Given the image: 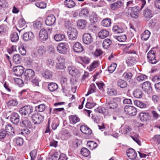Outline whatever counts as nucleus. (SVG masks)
I'll return each mask as SVG.
<instances>
[{
    "label": "nucleus",
    "mask_w": 160,
    "mask_h": 160,
    "mask_svg": "<svg viewBox=\"0 0 160 160\" xmlns=\"http://www.w3.org/2000/svg\"><path fill=\"white\" fill-rule=\"evenodd\" d=\"M81 131L85 134H91L92 133L91 129L86 125H82L80 128Z\"/></svg>",
    "instance_id": "nucleus-24"
},
{
    "label": "nucleus",
    "mask_w": 160,
    "mask_h": 160,
    "mask_svg": "<svg viewBox=\"0 0 160 160\" xmlns=\"http://www.w3.org/2000/svg\"><path fill=\"white\" fill-rule=\"evenodd\" d=\"M33 111V107L31 106L27 105L20 108L19 112L22 115L28 117L32 113Z\"/></svg>",
    "instance_id": "nucleus-3"
},
{
    "label": "nucleus",
    "mask_w": 160,
    "mask_h": 160,
    "mask_svg": "<svg viewBox=\"0 0 160 160\" xmlns=\"http://www.w3.org/2000/svg\"><path fill=\"white\" fill-rule=\"evenodd\" d=\"M87 145L91 149L95 148L98 146V144L96 142L91 141L88 142Z\"/></svg>",
    "instance_id": "nucleus-51"
},
{
    "label": "nucleus",
    "mask_w": 160,
    "mask_h": 160,
    "mask_svg": "<svg viewBox=\"0 0 160 160\" xmlns=\"http://www.w3.org/2000/svg\"><path fill=\"white\" fill-rule=\"evenodd\" d=\"M89 11L87 9L83 8L79 12V15L80 17L83 18H86L88 17L89 15Z\"/></svg>",
    "instance_id": "nucleus-27"
},
{
    "label": "nucleus",
    "mask_w": 160,
    "mask_h": 160,
    "mask_svg": "<svg viewBox=\"0 0 160 160\" xmlns=\"http://www.w3.org/2000/svg\"><path fill=\"white\" fill-rule=\"evenodd\" d=\"M148 59L152 64H155L157 62L155 59V52L152 49L147 54Z\"/></svg>",
    "instance_id": "nucleus-10"
},
{
    "label": "nucleus",
    "mask_w": 160,
    "mask_h": 160,
    "mask_svg": "<svg viewBox=\"0 0 160 160\" xmlns=\"http://www.w3.org/2000/svg\"><path fill=\"white\" fill-rule=\"evenodd\" d=\"M12 70L14 75L18 77L21 76L24 73L23 67L21 66H18L14 67Z\"/></svg>",
    "instance_id": "nucleus-11"
},
{
    "label": "nucleus",
    "mask_w": 160,
    "mask_h": 160,
    "mask_svg": "<svg viewBox=\"0 0 160 160\" xmlns=\"http://www.w3.org/2000/svg\"><path fill=\"white\" fill-rule=\"evenodd\" d=\"M19 51L20 53L22 55H24L26 54V51L23 45H21L18 48Z\"/></svg>",
    "instance_id": "nucleus-63"
},
{
    "label": "nucleus",
    "mask_w": 160,
    "mask_h": 160,
    "mask_svg": "<svg viewBox=\"0 0 160 160\" xmlns=\"http://www.w3.org/2000/svg\"><path fill=\"white\" fill-rule=\"evenodd\" d=\"M127 154L128 158L132 160H138V158L137 157V153L132 148H129L127 150Z\"/></svg>",
    "instance_id": "nucleus-6"
},
{
    "label": "nucleus",
    "mask_w": 160,
    "mask_h": 160,
    "mask_svg": "<svg viewBox=\"0 0 160 160\" xmlns=\"http://www.w3.org/2000/svg\"><path fill=\"white\" fill-rule=\"evenodd\" d=\"M151 33L148 30H146L141 35V38L142 40L144 41L147 40L150 37Z\"/></svg>",
    "instance_id": "nucleus-32"
},
{
    "label": "nucleus",
    "mask_w": 160,
    "mask_h": 160,
    "mask_svg": "<svg viewBox=\"0 0 160 160\" xmlns=\"http://www.w3.org/2000/svg\"><path fill=\"white\" fill-rule=\"evenodd\" d=\"M107 107L110 109H114L117 107V104L113 101H110L107 102L106 103Z\"/></svg>",
    "instance_id": "nucleus-35"
},
{
    "label": "nucleus",
    "mask_w": 160,
    "mask_h": 160,
    "mask_svg": "<svg viewBox=\"0 0 160 160\" xmlns=\"http://www.w3.org/2000/svg\"><path fill=\"white\" fill-rule=\"evenodd\" d=\"M132 76L133 74L132 73L125 72L122 75V77L125 80H128L129 79H131Z\"/></svg>",
    "instance_id": "nucleus-48"
},
{
    "label": "nucleus",
    "mask_w": 160,
    "mask_h": 160,
    "mask_svg": "<svg viewBox=\"0 0 160 160\" xmlns=\"http://www.w3.org/2000/svg\"><path fill=\"white\" fill-rule=\"evenodd\" d=\"M131 137L138 145H141V141L140 140V137L138 134H136L133 136H131Z\"/></svg>",
    "instance_id": "nucleus-46"
},
{
    "label": "nucleus",
    "mask_w": 160,
    "mask_h": 160,
    "mask_svg": "<svg viewBox=\"0 0 160 160\" xmlns=\"http://www.w3.org/2000/svg\"><path fill=\"white\" fill-rule=\"evenodd\" d=\"M30 155L31 160H35L36 157L37 151L36 150H34L32 151L30 153Z\"/></svg>",
    "instance_id": "nucleus-64"
},
{
    "label": "nucleus",
    "mask_w": 160,
    "mask_h": 160,
    "mask_svg": "<svg viewBox=\"0 0 160 160\" xmlns=\"http://www.w3.org/2000/svg\"><path fill=\"white\" fill-rule=\"evenodd\" d=\"M124 110L127 114L132 116H135L137 112L136 108L131 106H125L124 107Z\"/></svg>",
    "instance_id": "nucleus-4"
},
{
    "label": "nucleus",
    "mask_w": 160,
    "mask_h": 160,
    "mask_svg": "<svg viewBox=\"0 0 160 160\" xmlns=\"http://www.w3.org/2000/svg\"><path fill=\"white\" fill-rule=\"evenodd\" d=\"M70 123L71 124H75L79 122L80 119L76 115H71L69 116Z\"/></svg>",
    "instance_id": "nucleus-43"
},
{
    "label": "nucleus",
    "mask_w": 160,
    "mask_h": 160,
    "mask_svg": "<svg viewBox=\"0 0 160 160\" xmlns=\"http://www.w3.org/2000/svg\"><path fill=\"white\" fill-rule=\"evenodd\" d=\"M111 20L109 18H105L103 19L101 22L102 26L105 27H109L111 24Z\"/></svg>",
    "instance_id": "nucleus-38"
},
{
    "label": "nucleus",
    "mask_w": 160,
    "mask_h": 160,
    "mask_svg": "<svg viewBox=\"0 0 160 160\" xmlns=\"http://www.w3.org/2000/svg\"><path fill=\"white\" fill-rule=\"evenodd\" d=\"M65 7L68 8H72L75 7L76 4L72 0H66L64 1Z\"/></svg>",
    "instance_id": "nucleus-36"
},
{
    "label": "nucleus",
    "mask_w": 160,
    "mask_h": 160,
    "mask_svg": "<svg viewBox=\"0 0 160 160\" xmlns=\"http://www.w3.org/2000/svg\"><path fill=\"white\" fill-rule=\"evenodd\" d=\"M18 102L16 98L9 100L7 103L8 106L9 107L16 106L18 104Z\"/></svg>",
    "instance_id": "nucleus-33"
},
{
    "label": "nucleus",
    "mask_w": 160,
    "mask_h": 160,
    "mask_svg": "<svg viewBox=\"0 0 160 160\" xmlns=\"http://www.w3.org/2000/svg\"><path fill=\"white\" fill-rule=\"evenodd\" d=\"M143 95V93L142 90L140 89L137 88L133 92L134 97L137 98H142Z\"/></svg>",
    "instance_id": "nucleus-23"
},
{
    "label": "nucleus",
    "mask_w": 160,
    "mask_h": 160,
    "mask_svg": "<svg viewBox=\"0 0 160 160\" xmlns=\"http://www.w3.org/2000/svg\"><path fill=\"white\" fill-rule=\"evenodd\" d=\"M147 76L144 74H140L137 77V80L139 82H141L143 81L147 78Z\"/></svg>",
    "instance_id": "nucleus-58"
},
{
    "label": "nucleus",
    "mask_w": 160,
    "mask_h": 160,
    "mask_svg": "<svg viewBox=\"0 0 160 160\" xmlns=\"http://www.w3.org/2000/svg\"><path fill=\"white\" fill-rule=\"evenodd\" d=\"M46 107L44 104H41L35 107V110L38 112H42L45 109Z\"/></svg>",
    "instance_id": "nucleus-52"
},
{
    "label": "nucleus",
    "mask_w": 160,
    "mask_h": 160,
    "mask_svg": "<svg viewBox=\"0 0 160 160\" xmlns=\"http://www.w3.org/2000/svg\"><path fill=\"white\" fill-rule=\"evenodd\" d=\"M31 82L32 85L34 86H39V82L40 80L38 77H36L35 78L31 79Z\"/></svg>",
    "instance_id": "nucleus-47"
},
{
    "label": "nucleus",
    "mask_w": 160,
    "mask_h": 160,
    "mask_svg": "<svg viewBox=\"0 0 160 160\" xmlns=\"http://www.w3.org/2000/svg\"><path fill=\"white\" fill-rule=\"evenodd\" d=\"M7 135L6 132L3 129L0 130V140L3 139Z\"/></svg>",
    "instance_id": "nucleus-57"
},
{
    "label": "nucleus",
    "mask_w": 160,
    "mask_h": 160,
    "mask_svg": "<svg viewBox=\"0 0 160 160\" xmlns=\"http://www.w3.org/2000/svg\"><path fill=\"white\" fill-rule=\"evenodd\" d=\"M46 52V48L43 46H40L38 47L37 52L40 56L43 55Z\"/></svg>",
    "instance_id": "nucleus-40"
},
{
    "label": "nucleus",
    "mask_w": 160,
    "mask_h": 160,
    "mask_svg": "<svg viewBox=\"0 0 160 160\" xmlns=\"http://www.w3.org/2000/svg\"><path fill=\"white\" fill-rule=\"evenodd\" d=\"M46 62L47 66L50 68H52L54 66V61L51 58L48 59Z\"/></svg>",
    "instance_id": "nucleus-53"
},
{
    "label": "nucleus",
    "mask_w": 160,
    "mask_h": 160,
    "mask_svg": "<svg viewBox=\"0 0 160 160\" xmlns=\"http://www.w3.org/2000/svg\"><path fill=\"white\" fill-rule=\"evenodd\" d=\"M10 38L12 42H16L19 39L18 33L15 32L12 33L10 36Z\"/></svg>",
    "instance_id": "nucleus-39"
},
{
    "label": "nucleus",
    "mask_w": 160,
    "mask_h": 160,
    "mask_svg": "<svg viewBox=\"0 0 160 160\" xmlns=\"http://www.w3.org/2000/svg\"><path fill=\"white\" fill-rule=\"evenodd\" d=\"M15 141L16 144L17 146H21L23 143V140L22 138L20 137H17L14 139Z\"/></svg>",
    "instance_id": "nucleus-54"
},
{
    "label": "nucleus",
    "mask_w": 160,
    "mask_h": 160,
    "mask_svg": "<svg viewBox=\"0 0 160 160\" xmlns=\"http://www.w3.org/2000/svg\"><path fill=\"white\" fill-rule=\"evenodd\" d=\"M112 43V41L109 39H106L104 40L102 43L103 47L104 48H108Z\"/></svg>",
    "instance_id": "nucleus-45"
},
{
    "label": "nucleus",
    "mask_w": 160,
    "mask_h": 160,
    "mask_svg": "<svg viewBox=\"0 0 160 160\" xmlns=\"http://www.w3.org/2000/svg\"><path fill=\"white\" fill-rule=\"evenodd\" d=\"M87 23L86 21L84 20H78L77 25L78 27L81 29H83L86 27Z\"/></svg>",
    "instance_id": "nucleus-44"
},
{
    "label": "nucleus",
    "mask_w": 160,
    "mask_h": 160,
    "mask_svg": "<svg viewBox=\"0 0 160 160\" xmlns=\"http://www.w3.org/2000/svg\"><path fill=\"white\" fill-rule=\"evenodd\" d=\"M5 129L6 130L5 131L7 133H10L11 135L12 136H13L14 135V129L11 124H7L5 127Z\"/></svg>",
    "instance_id": "nucleus-30"
},
{
    "label": "nucleus",
    "mask_w": 160,
    "mask_h": 160,
    "mask_svg": "<svg viewBox=\"0 0 160 160\" xmlns=\"http://www.w3.org/2000/svg\"><path fill=\"white\" fill-rule=\"evenodd\" d=\"M59 156V153L57 152H56L52 155L51 158H49V160H58Z\"/></svg>",
    "instance_id": "nucleus-61"
},
{
    "label": "nucleus",
    "mask_w": 160,
    "mask_h": 160,
    "mask_svg": "<svg viewBox=\"0 0 160 160\" xmlns=\"http://www.w3.org/2000/svg\"><path fill=\"white\" fill-rule=\"evenodd\" d=\"M109 35V32L105 29L101 30L98 33V37L104 39L107 37Z\"/></svg>",
    "instance_id": "nucleus-28"
},
{
    "label": "nucleus",
    "mask_w": 160,
    "mask_h": 160,
    "mask_svg": "<svg viewBox=\"0 0 160 160\" xmlns=\"http://www.w3.org/2000/svg\"><path fill=\"white\" fill-rule=\"evenodd\" d=\"M81 153L83 156L87 157L90 155V152L88 149L84 148L81 149Z\"/></svg>",
    "instance_id": "nucleus-50"
},
{
    "label": "nucleus",
    "mask_w": 160,
    "mask_h": 160,
    "mask_svg": "<svg viewBox=\"0 0 160 160\" xmlns=\"http://www.w3.org/2000/svg\"><path fill=\"white\" fill-rule=\"evenodd\" d=\"M82 41L86 44H89L93 41V38L91 35L89 33H85L82 36Z\"/></svg>",
    "instance_id": "nucleus-12"
},
{
    "label": "nucleus",
    "mask_w": 160,
    "mask_h": 160,
    "mask_svg": "<svg viewBox=\"0 0 160 160\" xmlns=\"http://www.w3.org/2000/svg\"><path fill=\"white\" fill-rule=\"evenodd\" d=\"M96 90V88L94 84L92 83L88 89V91L86 95V96H88L89 95L95 92Z\"/></svg>",
    "instance_id": "nucleus-42"
},
{
    "label": "nucleus",
    "mask_w": 160,
    "mask_h": 160,
    "mask_svg": "<svg viewBox=\"0 0 160 160\" xmlns=\"http://www.w3.org/2000/svg\"><path fill=\"white\" fill-rule=\"evenodd\" d=\"M73 51L77 52H81L84 50L82 45L79 42L75 43L73 46Z\"/></svg>",
    "instance_id": "nucleus-20"
},
{
    "label": "nucleus",
    "mask_w": 160,
    "mask_h": 160,
    "mask_svg": "<svg viewBox=\"0 0 160 160\" xmlns=\"http://www.w3.org/2000/svg\"><path fill=\"white\" fill-rule=\"evenodd\" d=\"M14 63L18 64L20 63L22 61V57L19 54H16L13 55L12 58Z\"/></svg>",
    "instance_id": "nucleus-29"
},
{
    "label": "nucleus",
    "mask_w": 160,
    "mask_h": 160,
    "mask_svg": "<svg viewBox=\"0 0 160 160\" xmlns=\"http://www.w3.org/2000/svg\"><path fill=\"white\" fill-rule=\"evenodd\" d=\"M99 66V63L98 61H94L89 66V70L90 71H92L95 68L98 67Z\"/></svg>",
    "instance_id": "nucleus-55"
},
{
    "label": "nucleus",
    "mask_w": 160,
    "mask_h": 160,
    "mask_svg": "<svg viewBox=\"0 0 160 160\" xmlns=\"http://www.w3.org/2000/svg\"><path fill=\"white\" fill-rule=\"evenodd\" d=\"M68 71L69 74L72 76H75L76 75H79L80 73L78 70L75 68L74 67H68Z\"/></svg>",
    "instance_id": "nucleus-21"
},
{
    "label": "nucleus",
    "mask_w": 160,
    "mask_h": 160,
    "mask_svg": "<svg viewBox=\"0 0 160 160\" xmlns=\"http://www.w3.org/2000/svg\"><path fill=\"white\" fill-rule=\"evenodd\" d=\"M48 34L44 28L41 29L39 32V39L41 42L46 41L48 38Z\"/></svg>",
    "instance_id": "nucleus-8"
},
{
    "label": "nucleus",
    "mask_w": 160,
    "mask_h": 160,
    "mask_svg": "<svg viewBox=\"0 0 160 160\" xmlns=\"http://www.w3.org/2000/svg\"><path fill=\"white\" fill-rule=\"evenodd\" d=\"M142 87L143 90L147 93H150L152 91L151 83L148 81L143 82Z\"/></svg>",
    "instance_id": "nucleus-9"
},
{
    "label": "nucleus",
    "mask_w": 160,
    "mask_h": 160,
    "mask_svg": "<svg viewBox=\"0 0 160 160\" xmlns=\"http://www.w3.org/2000/svg\"><path fill=\"white\" fill-rule=\"evenodd\" d=\"M90 22L92 23H95L98 22V16L95 12H93L89 17Z\"/></svg>",
    "instance_id": "nucleus-31"
},
{
    "label": "nucleus",
    "mask_w": 160,
    "mask_h": 160,
    "mask_svg": "<svg viewBox=\"0 0 160 160\" xmlns=\"http://www.w3.org/2000/svg\"><path fill=\"white\" fill-rule=\"evenodd\" d=\"M68 46L66 43H60L57 46V50L59 53L65 54L68 52Z\"/></svg>",
    "instance_id": "nucleus-5"
},
{
    "label": "nucleus",
    "mask_w": 160,
    "mask_h": 160,
    "mask_svg": "<svg viewBox=\"0 0 160 160\" xmlns=\"http://www.w3.org/2000/svg\"><path fill=\"white\" fill-rule=\"evenodd\" d=\"M11 122L15 124H18L19 122V116L16 112H13L10 116Z\"/></svg>",
    "instance_id": "nucleus-13"
},
{
    "label": "nucleus",
    "mask_w": 160,
    "mask_h": 160,
    "mask_svg": "<svg viewBox=\"0 0 160 160\" xmlns=\"http://www.w3.org/2000/svg\"><path fill=\"white\" fill-rule=\"evenodd\" d=\"M32 121L35 124H40L43 120L44 116L38 113L33 114L32 117Z\"/></svg>",
    "instance_id": "nucleus-7"
},
{
    "label": "nucleus",
    "mask_w": 160,
    "mask_h": 160,
    "mask_svg": "<svg viewBox=\"0 0 160 160\" xmlns=\"http://www.w3.org/2000/svg\"><path fill=\"white\" fill-rule=\"evenodd\" d=\"M35 76L34 71L32 69H27L24 72L22 78L24 80V82L28 83V82Z\"/></svg>",
    "instance_id": "nucleus-2"
},
{
    "label": "nucleus",
    "mask_w": 160,
    "mask_h": 160,
    "mask_svg": "<svg viewBox=\"0 0 160 160\" xmlns=\"http://www.w3.org/2000/svg\"><path fill=\"white\" fill-rule=\"evenodd\" d=\"M42 75L45 79H50L52 76V72L49 70H46L42 72Z\"/></svg>",
    "instance_id": "nucleus-25"
},
{
    "label": "nucleus",
    "mask_w": 160,
    "mask_h": 160,
    "mask_svg": "<svg viewBox=\"0 0 160 160\" xmlns=\"http://www.w3.org/2000/svg\"><path fill=\"white\" fill-rule=\"evenodd\" d=\"M65 59L62 58L60 57L58 58V63L56 65V68L59 69H63L65 67Z\"/></svg>",
    "instance_id": "nucleus-19"
},
{
    "label": "nucleus",
    "mask_w": 160,
    "mask_h": 160,
    "mask_svg": "<svg viewBox=\"0 0 160 160\" xmlns=\"http://www.w3.org/2000/svg\"><path fill=\"white\" fill-rule=\"evenodd\" d=\"M143 15L147 19L151 18L153 16L152 11L148 7L146 8L144 10Z\"/></svg>",
    "instance_id": "nucleus-26"
},
{
    "label": "nucleus",
    "mask_w": 160,
    "mask_h": 160,
    "mask_svg": "<svg viewBox=\"0 0 160 160\" xmlns=\"http://www.w3.org/2000/svg\"><path fill=\"white\" fill-rule=\"evenodd\" d=\"M95 111L100 114H105L107 112V110L104 107H99L96 108L95 109Z\"/></svg>",
    "instance_id": "nucleus-37"
},
{
    "label": "nucleus",
    "mask_w": 160,
    "mask_h": 160,
    "mask_svg": "<svg viewBox=\"0 0 160 160\" xmlns=\"http://www.w3.org/2000/svg\"><path fill=\"white\" fill-rule=\"evenodd\" d=\"M34 37L33 33L31 32H29L24 33L22 36V39L25 41H28L32 40Z\"/></svg>",
    "instance_id": "nucleus-15"
},
{
    "label": "nucleus",
    "mask_w": 160,
    "mask_h": 160,
    "mask_svg": "<svg viewBox=\"0 0 160 160\" xmlns=\"http://www.w3.org/2000/svg\"><path fill=\"white\" fill-rule=\"evenodd\" d=\"M141 1L142 4L140 7L139 6H135L131 8L130 15L132 18H137L138 17L139 13L145 5L146 2L145 0H141Z\"/></svg>",
    "instance_id": "nucleus-1"
},
{
    "label": "nucleus",
    "mask_w": 160,
    "mask_h": 160,
    "mask_svg": "<svg viewBox=\"0 0 160 160\" xmlns=\"http://www.w3.org/2000/svg\"><path fill=\"white\" fill-rule=\"evenodd\" d=\"M35 5L37 7L40 8H44L46 7V4L43 2H36Z\"/></svg>",
    "instance_id": "nucleus-62"
},
{
    "label": "nucleus",
    "mask_w": 160,
    "mask_h": 160,
    "mask_svg": "<svg viewBox=\"0 0 160 160\" xmlns=\"http://www.w3.org/2000/svg\"><path fill=\"white\" fill-rule=\"evenodd\" d=\"M20 125L22 128H30L32 127L31 122L27 119H25L21 120Z\"/></svg>",
    "instance_id": "nucleus-17"
},
{
    "label": "nucleus",
    "mask_w": 160,
    "mask_h": 160,
    "mask_svg": "<svg viewBox=\"0 0 160 160\" xmlns=\"http://www.w3.org/2000/svg\"><path fill=\"white\" fill-rule=\"evenodd\" d=\"M14 81L20 87H22L24 81L19 78H15L14 79Z\"/></svg>",
    "instance_id": "nucleus-59"
},
{
    "label": "nucleus",
    "mask_w": 160,
    "mask_h": 160,
    "mask_svg": "<svg viewBox=\"0 0 160 160\" xmlns=\"http://www.w3.org/2000/svg\"><path fill=\"white\" fill-rule=\"evenodd\" d=\"M65 35L62 33L56 34L54 37L55 40L57 42L63 40L65 38Z\"/></svg>",
    "instance_id": "nucleus-41"
},
{
    "label": "nucleus",
    "mask_w": 160,
    "mask_h": 160,
    "mask_svg": "<svg viewBox=\"0 0 160 160\" xmlns=\"http://www.w3.org/2000/svg\"><path fill=\"white\" fill-rule=\"evenodd\" d=\"M69 38L72 40H75L78 34L77 30L73 28H71L70 32H68Z\"/></svg>",
    "instance_id": "nucleus-14"
},
{
    "label": "nucleus",
    "mask_w": 160,
    "mask_h": 160,
    "mask_svg": "<svg viewBox=\"0 0 160 160\" xmlns=\"http://www.w3.org/2000/svg\"><path fill=\"white\" fill-rule=\"evenodd\" d=\"M117 66L116 63H114L112 64L108 68V71L110 73L113 72L115 70Z\"/></svg>",
    "instance_id": "nucleus-60"
},
{
    "label": "nucleus",
    "mask_w": 160,
    "mask_h": 160,
    "mask_svg": "<svg viewBox=\"0 0 160 160\" xmlns=\"http://www.w3.org/2000/svg\"><path fill=\"white\" fill-rule=\"evenodd\" d=\"M56 18L53 15L48 16L45 20V23L48 26H52L55 22Z\"/></svg>",
    "instance_id": "nucleus-18"
},
{
    "label": "nucleus",
    "mask_w": 160,
    "mask_h": 160,
    "mask_svg": "<svg viewBox=\"0 0 160 160\" xmlns=\"http://www.w3.org/2000/svg\"><path fill=\"white\" fill-rule=\"evenodd\" d=\"M81 144V141L77 139H75L72 142V145L73 147L76 148Z\"/></svg>",
    "instance_id": "nucleus-56"
},
{
    "label": "nucleus",
    "mask_w": 160,
    "mask_h": 160,
    "mask_svg": "<svg viewBox=\"0 0 160 160\" xmlns=\"http://www.w3.org/2000/svg\"><path fill=\"white\" fill-rule=\"evenodd\" d=\"M139 117L140 120L142 122L147 121L150 118V115L148 112L144 111L140 113Z\"/></svg>",
    "instance_id": "nucleus-16"
},
{
    "label": "nucleus",
    "mask_w": 160,
    "mask_h": 160,
    "mask_svg": "<svg viewBox=\"0 0 160 160\" xmlns=\"http://www.w3.org/2000/svg\"><path fill=\"white\" fill-rule=\"evenodd\" d=\"M58 85L55 82H50L48 85V89L51 92H55L58 89Z\"/></svg>",
    "instance_id": "nucleus-22"
},
{
    "label": "nucleus",
    "mask_w": 160,
    "mask_h": 160,
    "mask_svg": "<svg viewBox=\"0 0 160 160\" xmlns=\"http://www.w3.org/2000/svg\"><path fill=\"white\" fill-rule=\"evenodd\" d=\"M70 133L67 130H63L61 132V138L62 139L65 140L68 139L69 137Z\"/></svg>",
    "instance_id": "nucleus-34"
},
{
    "label": "nucleus",
    "mask_w": 160,
    "mask_h": 160,
    "mask_svg": "<svg viewBox=\"0 0 160 160\" xmlns=\"http://www.w3.org/2000/svg\"><path fill=\"white\" fill-rule=\"evenodd\" d=\"M134 105L141 108H145L146 106L145 103L138 100L134 101Z\"/></svg>",
    "instance_id": "nucleus-49"
}]
</instances>
